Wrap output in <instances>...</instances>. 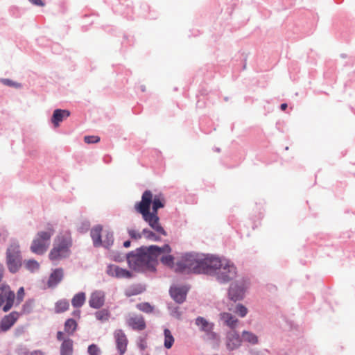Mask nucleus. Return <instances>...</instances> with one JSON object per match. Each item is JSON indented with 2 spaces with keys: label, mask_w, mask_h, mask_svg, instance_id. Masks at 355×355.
I'll use <instances>...</instances> for the list:
<instances>
[{
  "label": "nucleus",
  "mask_w": 355,
  "mask_h": 355,
  "mask_svg": "<svg viewBox=\"0 0 355 355\" xmlns=\"http://www.w3.org/2000/svg\"><path fill=\"white\" fill-rule=\"evenodd\" d=\"M166 200L162 194L153 196L150 191H145L140 202L135 205V209L157 234L166 236V232L159 223L158 209L165 206Z\"/></svg>",
  "instance_id": "1"
},
{
  "label": "nucleus",
  "mask_w": 355,
  "mask_h": 355,
  "mask_svg": "<svg viewBox=\"0 0 355 355\" xmlns=\"http://www.w3.org/2000/svg\"><path fill=\"white\" fill-rule=\"evenodd\" d=\"M170 250L171 247L168 244L162 247L150 245L141 248L127 254L128 266L137 272L155 271L158 263V254Z\"/></svg>",
  "instance_id": "2"
},
{
  "label": "nucleus",
  "mask_w": 355,
  "mask_h": 355,
  "mask_svg": "<svg viewBox=\"0 0 355 355\" xmlns=\"http://www.w3.org/2000/svg\"><path fill=\"white\" fill-rule=\"evenodd\" d=\"M71 246V234L68 232H60L54 239L53 248L49 254V259L51 261H58L68 257Z\"/></svg>",
  "instance_id": "3"
},
{
  "label": "nucleus",
  "mask_w": 355,
  "mask_h": 355,
  "mask_svg": "<svg viewBox=\"0 0 355 355\" xmlns=\"http://www.w3.org/2000/svg\"><path fill=\"white\" fill-rule=\"evenodd\" d=\"M55 230L51 225H48L46 230L38 232L32 242L31 250L37 254L45 253L49 246L50 240Z\"/></svg>",
  "instance_id": "4"
},
{
  "label": "nucleus",
  "mask_w": 355,
  "mask_h": 355,
  "mask_svg": "<svg viewBox=\"0 0 355 355\" xmlns=\"http://www.w3.org/2000/svg\"><path fill=\"white\" fill-rule=\"evenodd\" d=\"M200 257V254L195 253L184 254L176 263L175 271L186 274L198 273Z\"/></svg>",
  "instance_id": "5"
},
{
  "label": "nucleus",
  "mask_w": 355,
  "mask_h": 355,
  "mask_svg": "<svg viewBox=\"0 0 355 355\" xmlns=\"http://www.w3.org/2000/svg\"><path fill=\"white\" fill-rule=\"evenodd\" d=\"M21 259L19 243H12L6 250V264L10 272L15 273L19 270Z\"/></svg>",
  "instance_id": "6"
},
{
  "label": "nucleus",
  "mask_w": 355,
  "mask_h": 355,
  "mask_svg": "<svg viewBox=\"0 0 355 355\" xmlns=\"http://www.w3.org/2000/svg\"><path fill=\"white\" fill-rule=\"evenodd\" d=\"M220 266H221V260L218 257L209 254H200L198 272V273H211L216 272Z\"/></svg>",
  "instance_id": "7"
},
{
  "label": "nucleus",
  "mask_w": 355,
  "mask_h": 355,
  "mask_svg": "<svg viewBox=\"0 0 355 355\" xmlns=\"http://www.w3.org/2000/svg\"><path fill=\"white\" fill-rule=\"evenodd\" d=\"M216 272L217 279L221 283H227L233 279L236 275L235 266L227 261H221Z\"/></svg>",
  "instance_id": "8"
},
{
  "label": "nucleus",
  "mask_w": 355,
  "mask_h": 355,
  "mask_svg": "<svg viewBox=\"0 0 355 355\" xmlns=\"http://www.w3.org/2000/svg\"><path fill=\"white\" fill-rule=\"evenodd\" d=\"M15 297V293L10 290L9 286L3 284L0 286V307L5 303L3 306L4 312L8 311L12 308Z\"/></svg>",
  "instance_id": "9"
},
{
  "label": "nucleus",
  "mask_w": 355,
  "mask_h": 355,
  "mask_svg": "<svg viewBox=\"0 0 355 355\" xmlns=\"http://www.w3.org/2000/svg\"><path fill=\"white\" fill-rule=\"evenodd\" d=\"M62 331H58L56 338L58 340L62 341L60 352V355H73V341L69 338H64Z\"/></svg>",
  "instance_id": "10"
},
{
  "label": "nucleus",
  "mask_w": 355,
  "mask_h": 355,
  "mask_svg": "<svg viewBox=\"0 0 355 355\" xmlns=\"http://www.w3.org/2000/svg\"><path fill=\"white\" fill-rule=\"evenodd\" d=\"M242 343V338L238 332L230 331L227 333L225 337V346L229 351L238 349Z\"/></svg>",
  "instance_id": "11"
},
{
  "label": "nucleus",
  "mask_w": 355,
  "mask_h": 355,
  "mask_svg": "<svg viewBox=\"0 0 355 355\" xmlns=\"http://www.w3.org/2000/svg\"><path fill=\"white\" fill-rule=\"evenodd\" d=\"M196 324L199 327L202 331L205 332L208 336H210L211 338H216L218 337L217 334L213 331L214 324L212 322H209L203 317H198L196 319Z\"/></svg>",
  "instance_id": "12"
},
{
  "label": "nucleus",
  "mask_w": 355,
  "mask_h": 355,
  "mask_svg": "<svg viewBox=\"0 0 355 355\" xmlns=\"http://www.w3.org/2000/svg\"><path fill=\"white\" fill-rule=\"evenodd\" d=\"M107 273L109 276L116 278L129 279L132 277V273L130 271L114 264H111L107 266Z\"/></svg>",
  "instance_id": "13"
},
{
  "label": "nucleus",
  "mask_w": 355,
  "mask_h": 355,
  "mask_svg": "<svg viewBox=\"0 0 355 355\" xmlns=\"http://www.w3.org/2000/svg\"><path fill=\"white\" fill-rule=\"evenodd\" d=\"M117 349L121 355L125 354L127 349L128 338L125 333L121 329H117L114 333Z\"/></svg>",
  "instance_id": "14"
},
{
  "label": "nucleus",
  "mask_w": 355,
  "mask_h": 355,
  "mask_svg": "<svg viewBox=\"0 0 355 355\" xmlns=\"http://www.w3.org/2000/svg\"><path fill=\"white\" fill-rule=\"evenodd\" d=\"M19 313L12 311L8 315H5L0 322V331H7L9 330L19 318Z\"/></svg>",
  "instance_id": "15"
},
{
  "label": "nucleus",
  "mask_w": 355,
  "mask_h": 355,
  "mask_svg": "<svg viewBox=\"0 0 355 355\" xmlns=\"http://www.w3.org/2000/svg\"><path fill=\"white\" fill-rule=\"evenodd\" d=\"M128 325L135 331L145 329L146 325L144 317L141 315H135L127 320Z\"/></svg>",
  "instance_id": "16"
},
{
  "label": "nucleus",
  "mask_w": 355,
  "mask_h": 355,
  "mask_svg": "<svg viewBox=\"0 0 355 355\" xmlns=\"http://www.w3.org/2000/svg\"><path fill=\"white\" fill-rule=\"evenodd\" d=\"M105 293L101 291L93 292L89 297V304L94 309H99L104 305Z\"/></svg>",
  "instance_id": "17"
},
{
  "label": "nucleus",
  "mask_w": 355,
  "mask_h": 355,
  "mask_svg": "<svg viewBox=\"0 0 355 355\" xmlns=\"http://www.w3.org/2000/svg\"><path fill=\"white\" fill-rule=\"evenodd\" d=\"M244 291L243 285H239L238 283L232 284L229 289L230 298L233 301L241 300L244 295Z\"/></svg>",
  "instance_id": "18"
},
{
  "label": "nucleus",
  "mask_w": 355,
  "mask_h": 355,
  "mask_svg": "<svg viewBox=\"0 0 355 355\" xmlns=\"http://www.w3.org/2000/svg\"><path fill=\"white\" fill-rule=\"evenodd\" d=\"M187 291L184 287H171L170 294L176 302L182 303L186 299Z\"/></svg>",
  "instance_id": "19"
},
{
  "label": "nucleus",
  "mask_w": 355,
  "mask_h": 355,
  "mask_svg": "<svg viewBox=\"0 0 355 355\" xmlns=\"http://www.w3.org/2000/svg\"><path fill=\"white\" fill-rule=\"evenodd\" d=\"M70 116V112L67 110L57 109L54 110L51 122L55 127H58L60 122Z\"/></svg>",
  "instance_id": "20"
},
{
  "label": "nucleus",
  "mask_w": 355,
  "mask_h": 355,
  "mask_svg": "<svg viewBox=\"0 0 355 355\" xmlns=\"http://www.w3.org/2000/svg\"><path fill=\"white\" fill-rule=\"evenodd\" d=\"M64 272L62 268H57L51 274L47 285L50 288L55 287L63 278Z\"/></svg>",
  "instance_id": "21"
},
{
  "label": "nucleus",
  "mask_w": 355,
  "mask_h": 355,
  "mask_svg": "<svg viewBox=\"0 0 355 355\" xmlns=\"http://www.w3.org/2000/svg\"><path fill=\"white\" fill-rule=\"evenodd\" d=\"M220 319L223 323L231 329H234L238 323V320L230 313H221Z\"/></svg>",
  "instance_id": "22"
},
{
  "label": "nucleus",
  "mask_w": 355,
  "mask_h": 355,
  "mask_svg": "<svg viewBox=\"0 0 355 355\" xmlns=\"http://www.w3.org/2000/svg\"><path fill=\"white\" fill-rule=\"evenodd\" d=\"M102 231L103 227L101 225H96L91 230V236L95 247H99L102 244Z\"/></svg>",
  "instance_id": "23"
},
{
  "label": "nucleus",
  "mask_w": 355,
  "mask_h": 355,
  "mask_svg": "<svg viewBox=\"0 0 355 355\" xmlns=\"http://www.w3.org/2000/svg\"><path fill=\"white\" fill-rule=\"evenodd\" d=\"M171 252V250L168 252H162L158 254V258H160L162 264L175 270V264H174V257L170 254Z\"/></svg>",
  "instance_id": "24"
},
{
  "label": "nucleus",
  "mask_w": 355,
  "mask_h": 355,
  "mask_svg": "<svg viewBox=\"0 0 355 355\" xmlns=\"http://www.w3.org/2000/svg\"><path fill=\"white\" fill-rule=\"evenodd\" d=\"M78 328L77 322L72 319H67L64 324V331L68 336H72Z\"/></svg>",
  "instance_id": "25"
},
{
  "label": "nucleus",
  "mask_w": 355,
  "mask_h": 355,
  "mask_svg": "<svg viewBox=\"0 0 355 355\" xmlns=\"http://www.w3.org/2000/svg\"><path fill=\"white\" fill-rule=\"evenodd\" d=\"M242 341L249 343L251 345H256L259 343V338L254 333L248 331H243L242 332Z\"/></svg>",
  "instance_id": "26"
},
{
  "label": "nucleus",
  "mask_w": 355,
  "mask_h": 355,
  "mask_svg": "<svg viewBox=\"0 0 355 355\" xmlns=\"http://www.w3.org/2000/svg\"><path fill=\"white\" fill-rule=\"evenodd\" d=\"M85 299V293L81 292L76 294L71 300L72 306L76 308L81 307L84 304Z\"/></svg>",
  "instance_id": "27"
},
{
  "label": "nucleus",
  "mask_w": 355,
  "mask_h": 355,
  "mask_svg": "<svg viewBox=\"0 0 355 355\" xmlns=\"http://www.w3.org/2000/svg\"><path fill=\"white\" fill-rule=\"evenodd\" d=\"M69 308V303L67 300H58L55 304V312L56 313H63Z\"/></svg>",
  "instance_id": "28"
},
{
  "label": "nucleus",
  "mask_w": 355,
  "mask_h": 355,
  "mask_svg": "<svg viewBox=\"0 0 355 355\" xmlns=\"http://www.w3.org/2000/svg\"><path fill=\"white\" fill-rule=\"evenodd\" d=\"M103 240H102V244L105 248H109L112 245L114 241L113 233L108 230L103 232Z\"/></svg>",
  "instance_id": "29"
},
{
  "label": "nucleus",
  "mask_w": 355,
  "mask_h": 355,
  "mask_svg": "<svg viewBox=\"0 0 355 355\" xmlns=\"http://www.w3.org/2000/svg\"><path fill=\"white\" fill-rule=\"evenodd\" d=\"M143 291V288L140 285H132L128 288H127L125 291V295L127 297H130L132 295H137L141 293Z\"/></svg>",
  "instance_id": "30"
},
{
  "label": "nucleus",
  "mask_w": 355,
  "mask_h": 355,
  "mask_svg": "<svg viewBox=\"0 0 355 355\" xmlns=\"http://www.w3.org/2000/svg\"><path fill=\"white\" fill-rule=\"evenodd\" d=\"M164 347L166 349H170L173 343H174V338L171 332V331L168 329H165L164 331Z\"/></svg>",
  "instance_id": "31"
},
{
  "label": "nucleus",
  "mask_w": 355,
  "mask_h": 355,
  "mask_svg": "<svg viewBox=\"0 0 355 355\" xmlns=\"http://www.w3.org/2000/svg\"><path fill=\"white\" fill-rule=\"evenodd\" d=\"M110 315V313L109 311H107L106 309L100 310V311L96 312V313H95V316H96V319L101 322H105V321L108 320Z\"/></svg>",
  "instance_id": "32"
},
{
  "label": "nucleus",
  "mask_w": 355,
  "mask_h": 355,
  "mask_svg": "<svg viewBox=\"0 0 355 355\" xmlns=\"http://www.w3.org/2000/svg\"><path fill=\"white\" fill-rule=\"evenodd\" d=\"M143 236L148 240L153 241H157L160 239L159 236H157L155 233L149 230L147 228H145L142 231Z\"/></svg>",
  "instance_id": "33"
},
{
  "label": "nucleus",
  "mask_w": 355,
  "mask_h": 355,
  "mask_svg": "<svg viewBox=\"0 0 355 355\" xmlns=\"http://www.w3.org/2000/svg\"><path fill=\"white\" fill-rule=\"evenodd\" d=\"M137 308L145 313H151L153 311V307L148 302H144L137 304Z\"/></svg>",
  "instance_id": "34"
},
{
  "label": "nucleus",
  "mask_w": 355,
  "mask_h": 355,
  "mask_svg": "<svg viewBox=\"0 0 355 355\" xmlns=\"http://www.w3.org/2000/svg\"><path fill=\"white\" fill-rule=\"evenodd\" d=\"M87 352L89 355H101V354L100 348L95 344L89 345Z\"/></svg>",
  "instance_id": "35"
},
{
  "label": "nucleus",
  "mask_w": 355,
  "mask_h": 355,
  "mask_svg": "<svg viewBox=\"0 0 355 355\" xmlns=\"http://www.w3.org/2000/svg\"><path fill=\"white\" fill-rule=\"evenodd\" d=\"M128 234L130 237L132 239L138 240L141 239L143 234L142 232H139L133 229H128Z\"/></svg>",
  "instance_id": "36"
},
{
  "label": "nucleus",
  "mask_w": 355,
  "mask_h": 355,
  "mask_svg": "<svg viewBox=\"0 0 355 355\" xmlns=\"http://www.w3.org/2000/svg\"><path fill=\"white\" fill-rule=\"evenodd\" d=\"M236 313L243 318L248 313V309L243 305L239 304L236 305Z\"/></svg>",
  "instance_id": "37"
},
{
  "label": "nucleus",
  "mask_w": 355,
  "mask_h": 355,
  "mask_svg": "<svg viewBox=\"0 0 355 355\" xmlns=\"http://www.w3.org/2000/svg\"><path fill=\"white\" fill-rule=\"evenodd\" d=\"M26 266L28 269L32 271L37 270L40 267L39 263L35 260L28 261L26 263Z\"/></svg>",
  "instance_id": "38"
},
{
  "label": "nucleus",
  "mask_w": 355,
  "mask_h": 355,
  "mask_svg": "<svg viewBox=\"0 0 355 355\" xmlns=\"http://www.w3.org/2000/svg\"><path fill=\"white\" fill-rule=\"evenodd\" d=\"M84 141L87 144H96L100 141V137L98 136H85L84 137Z\"/></svg>",
  "instance_id": "39"
},
{
  "label": "nucleus",
  "mask_w": 355,
  "mask_h": 355,
  "mask_svg": "<svg viewBox=\"0 0 355 355\" xmlns=\"http://www.w3.org/2000/svg\"><path fill=\"white\" fill-rule=\"evenodd\" d=\"M1 82L5 85H7V86H10V87H16V88H19L21 87V85L19 83H15L13 82L12 80H10V79H1Z\"/></svg>",
  "instance_id": "40"
},
{
  "label": "nucleus",
  "mask_w": 355,
  "mask_h": 355,
  "mask_svg": "<svg viewBox=\"0 0 355 355\" xmlns=\"http://www.w3.org/2000/svg\"><path fill=\"white\" fill-rule=\"evenodd\" d=\"M24 295V289L23 287H21L18 291H17V297L18 299L21 301L22 300V298Z\"/></svg>",
  "instance_id": "41"
},
{
  "label": "nucleus",
  "mask_w": 355,
  "mask_h": 355,
  "mask_svg": "<svg viewBox=\"0 0 355 355\" xmlns=\"http://www.w3.org/2000/svg\"><path fill=\"white\" fill-rule=\"evenodd\" d=\"M18 355H31V353L25 348L18 349Z\"/></svg>",
  "instance_id": "42"
},
{
  "label": "nucleus",
  "mask_w": 355,
  "mask_h": 355,
  "mask_svg": "<svg viewBox=\"0 0 355 355\" xmlns=\"http://www.w3.org/2000/svg\"><path fill=\"white\" fill-rule=\"evenodd\" d=\"M30 2H31L33 4L38 6H43L44 3L42 0H28Z\"/></svg>",
  "instance_id": "43"
},
{
  "label": "nucleus",
  "mask_w": 355,
  "mask_h": 355,
  "mask_svg": "<svg viewBox=\"0 0 355 355\" xmlns=\"http://www.w3.org/2000/svg\"><path fill=\"white\" fill-rule=\"evenodd\" d=\"M31 355H45V353L41 350H35L31 352Z\"/></svg>",
  "instance_id": "44"
},
{
  "label": "nucleus",
  "mask_w": 355,
  "mask_h": 355,
  "mask_svg": "<svg viewBox=\"0 0 355 355\" xmlns=\"http://www.w3.org/2000/svg\"><path fill=\"white\" fill-rule=\"evenodd\" d=\"M4 268L2 263H0V282L2 279Z\"/></svg>",
  "instance_id": "45"
},
{
  "label": "nucleus",
  "mask_w": 355,
  "mask_h": 355,
  "mask_svg": "<svg viewBox=\"0 0 355 355\" xmlns=\"http://www.w3.org/2000/svg\"><path fill=\"white\" fill-rule=\"evenodd\" d=\"M139 346L140 349L142 350L145 349V348L146 347V345L144 343H140Z\"/></svg>",
  "instance_id": "46"
},
{
  "label": "nucleus",
  "mask_w": 355,
  "mask_h": 355,
  "mask_svg": "<svg viewBox=\"0 0 355 355\" xmlns=\"http://www.w3.org/2000/svg\"><path fill=\"white\" fill-rule=\"evenodd\" d=\"M80 311L79 310L73 312V315L77 317H80Z\"/></svg>",
  "instance_id": "47"
},
{
  "label": "nucleus",
  "mask_w": 355,
  "mask_h": 355,
  "mask_svg": "<svg viewBox=\"0 0 355 355\" xmlns=\"http://www.w3.org/2000/svg\"><path fill=\"white\" fill-rule=\"evenodd\" d=\"M287 107H288V105H287V104H286V103H282V104L281 105V109H282V110H285L287 108Z\"/></svg>",
  "instance_id": "48"
},
{
  "label": "nucleus",
  "mask_w": 355,
  "mask_h": 355,
  "mask_svg": "<svg viewBox=\"0 0 355 355\" xmlns=\"http://www.w3.org/2000/svg\"><path fill=\"white\" fill-rule=\"evenodd\" d=\"M124 247L128 248L130 245V241H126L123 243Z\"/></svg>",
  "instance_id": "49"
}]
</instances>
